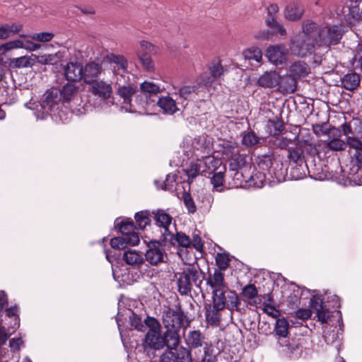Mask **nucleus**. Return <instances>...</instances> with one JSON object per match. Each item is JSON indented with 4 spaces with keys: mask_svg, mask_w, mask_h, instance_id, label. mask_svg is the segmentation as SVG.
Listing matches in <instances>:
<instances>
[{
    "mask_svg": "<svg viewBox=\"0 0 362 362\" xmlns=\"http://www.w3.org/2000/svg\"><path fill=\"white\" fill-rule=\"evenodd\" d=\"M59 90L60 95H62V101L69 102L77 95L78 87L74 83H67Z\"/></svg>",
    "mask_w": 362,
    "mask_h": 362,
    "instance_id": "nucleus-36",
    "label": "nucleus"
},
{
    "mask_svg": "<svg viewBox=\"0 0 362 362\" xmlns=\"http://www.w3.org/2000/svg\"><path fill=\"white\" fill-rule=\"evenodd\" d=\"M262 139L255 132L249 131L243 133L242 144L246 147H252L261 144Z\"/></svg>",
    "mask_w": 362,
    "mask_h": 362,
    "instance_id": "nucleus-44",
    "label": "nucleus"
},
{
    "mask_svg": "<svg viewBox=\"0 0 362 362\" xmlns=\"http://www.w3.org/2000/svg\"><path fill=\"white\" fill-rule=\"evenodd\" d=\"M289 325L285 318H278L275 323V335L278 337V341H284L286 339L288 333Z\"/></svg>",
    "mask_w": 362,
    "mask_h": 362,
    "instance_id": "nucleus-37",
    "label": "nucleus"
},
{
    "mask_svg": "<svg viewBox=\"0 0 362 362\" xmlns=\"http://www.w3.org/2000/svg\"><path fill=\"white\" fill-rule=\"evenodd\" d=\"M278 344L283 348V351L291 358H298L303 350V339H288L284 341H278Z\"/></svg>",
    "mask_w": 362,
    "mask_h": 362,
    "instance_id": "nucleus-13",
    "label": "nucleus"
},
{
    "mask_svg": "<svg viewBox=\"0 0 362 362\" xmlns=\"http://www.w3.org/2000/svg\"><path fill=\"white\" fill-rule=\"evenodd\" d=\"M310 67L305 62L298 61L294 62L290 66V74L293 76L294 78L305 77L310 73Z\"/></svg>",
    "mask_w": 362,
    "mask_h": 362,
    "instance_id": "nucleus-32",
    "label": "nucleus"
},
{
    "mask_svg": "<svg viewBox=\"0 0 362 362\" xmlns=\"http://www.w3.org/2000/svg\"><path fill=\"white\" fill-rule=\"evenodd\" d=\"M228 151L231 153V158L229 163V169L231 171H238L246 165L247 156L244 154H240L237 145L234 144H229Z\"/></svg>",
    "mask_w": 362,
    "mask_h": 362,
    "instance_id": "nucleus-17",
    "label": "nucleus"
},
{
    "mask_svg": "<svg viewBox=\"0 0 362 362\" xmlns=\"http://www.w3.org/2000/svg\"><path fill=\"white\" fill-rule=\"evenodd\" d=\"M346 144V146L348 145L350 148H354L357 151H362V142L354 136H347Z\"/></svg>",
    "mask_w": 362,
    "mask_h": 362,
    "instance_id": "nucleus-63",
    "label": "nucleus"
},
{
    "mask_svg": "<svg viewBox=\"0 0 362 362\" xmlns=\"http://www.w3.org/2000/svg\"><path fill=\"white\" fill-rule=\"evenodd\" d=\"M154 105L155 103L153 102V100L144 95L141 91H136L129 106L126 107V110L144 115L151 110Z\"/></svg>",
    "mask_w": 362,
    "mask_h": 362,
    "instance_id": "nucleus-11",
    "label": "nucleus"
},
{
    "mask_svg": "<svg viewBox=\"0 0 362 362\" xmlns=\"http://www.w3.org/2000/svg\"><path fill=\"white\" fill-rule=\"evenodd\" d=\"M278 81V86L276 87L280 93L286 95L295 92L296 89V80L293 76L291 74L279 75Z\"/></svg>",
    "mask_w": 362,
    "mask_h": 362,
    "instance_id": "nucleus-21",
    "label": "nucleus"
},
{
    "mask_svg": "<svg viewBox=\"0 0 362 362\" xmlns=\"http://www.w3.org/2000/svg\"><path fill=\"white\" fill-rule=\"evenodd\" d=\"M279 74L276 71H266L257 79L256 83L263 88H274L278 86Z\"/></svg>",
    "mask_w": 362,
    "mask_h": 362,
    "instance_id": "nucleus-20",
    "label": "nucleus"
},
{
    "mask_svg": "<svg viewBox=\"0 0 362 362\" xmlns=\"http://www.w3.org/2000/svg\"><path fill=\"white\" fill-rule=\"evenodd\" d=\"M183 202L185 207L187 209L189 214H194L197 211V206L194 204V202L191 196V194L188 192H184L182 195Z\"/></svg>",
    "mask_w": 362,
    "mask_h": 362,
    "instance_id": "nucleus-58",
    "label": "nucleus"
},
{
    "mask_svg": "<svg viewBox=\"0 0 362 362\" xmlns=\"http://www.w3.org/2000/svg\"><path fill=\"white\" fill-rule=\"evenodd\" d=\"M103 71L101 64L95 62L87 63L83 66V82L88 85L98 81V78Z\"/></svg>",
    "mask_w": 362,
    "mask_h": 362,
    "instance_id": "nucleus-16",
    "label": "nucleus"
},
{
    "mask_svg": "<svg viewBox=\"0 0 362 362\" xmlns=\"http://www.w3.org/2000/svg\"><path fill=\"white\" fill-rule=\"evenodd\" d=\"M175 276L177 278L178 292L181 296L189 295L193 284L199 287L202 283V273L194 266L185 268L182 272L176 274Z\"/></svg>",
    "mask_w": 362,
    "mask_h": 362,
    "instance_id": "nucleus-3",
    "label": "nucleus"
},
{
    "mask_svg": "<svg viewBox=\"0 0 362 362\" xmlns=\"http://www.w3.org/2000/svg\"><path fill=\"white\" fill-rule=\"evenodd\" d=\"M110 63L115 64L118 70L125 71L127 69V60L122 55L111 54L107 55Z\"/></svg>",
    "mask_w": 362,
    "mask_h": 362,
    "instance_id": "nucleus-49",
    "label": "nucleus"
},
{
    "mask_svg": "<svg viewBox=\"0 0 362 362\" xmlns=\"http://www.w3.org/2000/svg\"><path fill=\"white\" fill-rule=\"evenodd\" d=\"M156 103L165 114L173 115L180 110L178 103L169 95L159 97Z\"/></svg>",
    "mask_w": 362,
    "mask_h": 362,
    "instance_id": "nucleus-24",
    "label": "nucleus"
},
{
    "mask_svg": "<svg viewBox=\"0 0 362 362\" xmlns=\"http://www.w3.org/2000/svg\"><path fill=\"white\" fill-rule=\"evenodd\" d=\"M325 146L331 151H339L345 150L346 144L341 139H328L325 141Z\"/></svg>",
    "mask_w": 362,
    "mask_h": 362,
    "instance_id": "nucleus-50",
    "label": "nucleus"
},
{
    "mask_svg": "<svg viewBox=\"0 0 362 362\" xmlns=\"http://www.w3.org/2000/svg\"><path fill=\"white\" fill-rule=\"evenodd\" d=\"M241 294L245 298L252 299L258 294V291L254 284H248L243 288Z\"/></svg>",
    "mask_w": 362,
    "mask_h": 362,
    "instance_id": "nucleus-60",
    "label": "nucleus"
},
{
    "mask_svg": "<svg viewBox=\"0 0 362 362\" xmlns=\"http://www.w3.org/2000/svg\"><path fill=\"white\" fill-rule=\"evenodd\" d=\"M35 58L30 56H22L11 59L10 66L15 69L30 68L35 64Z\"/></svg>",
    "mask_w": 362,
    "mask_h": 362,
    "instance_id": "nucleus-38",
    "label": "nucleus"
},
{
    "mask_svg": "<svg viewBox=\"0 0 362 362\" xmlns=\"http://www.w3.org/2000/svg\"><path fill=\"white\" fill-rule=\"evenodd\" d=\"M17 306H13L6 309V317L11 319L13 323L8 325V328L16 329L20 326V318L18 315Z\"/></svg>",
    "mask_w": 362,
    "mask_h": 362,
    "instance_id": "nucleus-46",
    "label": "nucleus"
},
{
    "mask_svg": "<svg viewBox=\"0 0 362 362\" xmlns=\"http://www.w3.org/2000/svg\"><path fill=\"white\" fill-rule=\"evenodd\" d=\"M225 171L226 167L223 166V170H220L219 172L217 173H214V175L211 178V183L213 185L214 189L217 192H222L223 190Z\"/></svg>",
    "mask_w": 362,
    "mask_h": 362,
    "instance_id": "nucleus-43",
    "label": "nucleus"
},
{
    "mask_svg": "<svg viewBox=\"0 0 362 362\" xmlns=\"http://www.w3.org/2000/svg\"><path fill=\"white\" fill-rule=\"evenodd\" d=\"M202 348L204 354L201 362H216V356L214 353V346L211 342L207 341Z\"/></svg>",
    "mask_w": 362,
    "mask_h": 362,
    "instance_id": "nucleus-45",
    "label": "nucleus"
},
{
    "mask_svg": "<svg viewBox=\"0 0 362 362\" xmlns=\"http://www.w3.org/2000/svg\"><path fill=\"white\" fill-rule=\"evenodd\" d=\"M320 30V28L318 27L316 23L310 20H305L302 23V30L297 33L305 37L315 40V37L318 35Z\"/></svg>",
    "mask_w": 362,
    "mask_h": 362,
    "instance_id": "nucleus-28",
    "label": "nucleus"
},
{
    "mask_svg": "<svg viewBox=\"0 0 362 362\" xmlns=\"http://www.w3.org/2000/svg\"><path fill=\"white\" fill-rule=\"evenodd\" d=\"M165 331L163 334V338L165 341V346L168 349H176L180 343V331L175 328H165Z\"/></svg>",
    "mask_w": 362,
    "mask_h": 362,
    "instance_id": "nucleus-23",
    "label": "nucleus"
},
{
    "mask_svg": "<svg viewBox=\"0 0 362 362\" xmlns=\"http://www.w3.org/2000/svg\"><path fill=\"white\" fill-rule=\"evenodd\" d=\"M313 150L311 144L300 141L295 146L288 148L287 159L291 166L290 176L293 180H300L306 176L308 172V165L305 158L304 151L310 152Z\"/></svg>",
    "mask_w": 362,
    "mask_h": 362,
    "instance_id": "nucleus-1",
    "label": "nucleus"
},
{
    "mask_svg": "<svg viewBox=\"0 0 362 362\" xmlns=\"http://www.w3.org/2000/svg\"><path fill=\"white\" fill-rule=\"evenodd\" d=\"M140 90L144 95L156 103L158 94L161 93L163 88L153 82L146 81L140 84Z\"/></svg>",
    "mask_w": 362,
    "mask_h": 362,
    "instance_id": "nucleus-27",
    "label": "nucleus"
},
{
    "mask_svg": "<svg viewBox=\"0 0 362 362\" xmlns=\"http://www.w3.org/2000/svg\"><path fill=\"white\" fill-rule=\"evenodd\" d=\"M223 308H218L214 304L206 307L205 317L207 323L211 326L218 327L220 325L221 315L219 312Z\"/></svg>",
    "mask_w": 362,
    "mask_h": 362,
    "instance_id": "nucleus-30",
    "label": "nucleus"
},
{
    "mask_svg": "<svg viewBox=\"0 0 362 362\" xmlns=\"http://www.w3.org/2000/svg\"><path fill=\"white\" fill-rule=\"evenodd\" d=\"M266 24L268 27L272 29L273 32L278 33L281 36L286 35V30L282 24L279 23L276 18H267L266 20Z\"/></svg>",
    "mask_w": 362,
    "mask_h": 362,
    "instance_id": "nucleus-51",
    "label": "nucleus"
},
{
    "mask_svg": "<svg viewBox=\"0 0 362 362\" xmlns=\"http://www.w3.org/2000/svg\"><path fill=\"white\" fill-rule=\"evenodd\" d=\"M144 322L148 330L147 331L142 345L145 351L160 350L165 347V341L160 333V324L153 317L147 316Z\"/></svg>",
    "mask_w": 362,
    "mask_h": 362,
    "instance_id": "nucleus-2",
    "label": "nucleus"
},
{
    "mask_svg": "<svg viewBox=\"0 0 362 362\" xmlns=\"http://www.w3.org/2000/svg\"><path fill=\"white\" fill-rule=\"evenodd\" d=\"M175 353V358L177 362H192V349H189L187 346H180L177 348Z\"/></svg>",
    "mask_w": 362,
    "mask_h": 362,
    "instance_id": "nucleus-48",
    "label": "nucleus"
},
{
    "mask_svg": "<svg viewBox=\"0 0 362 362\" xmlns=\"http://www.w3.org/2000/svg\"><path fill=\"white\" fill-rule=\"evenodd\" d=\"M203 160L206 168L210 174L215 173L222 164L221 159L214 156H206Z\"/></svg>",
    "mask_w": 362,
    "mask_h": 362,
    "instance_id": "nucleus-47",
    "label": "nucleus"
},
{
    "mask_svg": "<svg viewBox=\"0 0 362 362\" xmlns=\"http://www.w3.org/2000/svg\"><path fill=\"white\" fill-rule=\"evenodd\" d=\"M274 160L275 158L273 152L269 151L267 153L258 155L257 158V163L259 168L262 170H269L272 166Z\"/></svg>",
    "mask_w": 362,
    "mask_h": 362,
    "instance_id": "nucleus-39",
    "label": "nucleus"
},
{
    "mask_svg": "<svg viewBox=\"0 0 362 362\" xmlns=\"http://www.w3.org/2000/svg\"><path fill=\"white\" fill-rule=\"evenodd\" d=\"M145 252V259L152 266L165 262L168 259L165 250L160 241H150Z\"/></svg>",
    "mask_w": 362,
    "mask_h": 362,
    "instance_id": "nucleus-9",
    "label": "nucleus"
},
{
    "mask_svg": "<svg viewBox=\"0 0 362 362\" xmlns=\"http://www.w3.org/2000/svg\"><path fill=\"white\" fill-rule=\"evenodd\" d=\"M316 42L311 38L305 37L298 33L290 40V50L298 57H305L315 52Z\"/></svg>",
    "mask_w": 362,
    "mask_h": 362,
    "instance_id": "nucleus-7",
    "label": "nucleus"
},
{
    "mask_svg": "<svg viewBox=\"0 0 362 362\" xmlns=\"http://www.w3.org/2000/svg\"><path fill=\"white\" fill-rule=\"evenodd\" d=\"M243 55L246 59L254 60L257 62H260L262 59V53L258 47H251L243 52Z\"/></svg>",
    "mask_w": 362,
    "mask_h": 362,
    "instance_id": "nucleus-52",
    "label": "nucleus"
},
{
    "mask_svg": "<svg viewBox=\"0 0 362 362\" xmlns=\"http://www.w3.org/2000/svg\"><path fill=\"white\" fill-rule=\"evenodd\" d=\"M134 219L136 226L141 230L146 228L151 224L150 213L148 211H141L134 215Z\"/></svg>",
    "mask_w": 362,
    "mask_h": 362,
    "instance_id": "nucleus-41",
    "label": "nucleus"
},
{
    "mask_svg": "<svg viewBox=\"0 0 362 362\" xmlns=\"http://www.w3.org/2000/svg\"><path fill=\"white\" fill-rule=\"evenodd\" d=\"M54 35L52 33L49 32H42V33H33L30 35L20 34L19 37L21 38H30L33 40L40 42H47L51 41Z\"/></svg>",
    "mask_w": 362,
    "mask_h": 362,
    "instance_id": "nucleus-42",
    "label": "nucleus"
},
{
    "mask_svg": "<svg viewBox=\"0 0 362 362\" xmlns=\"http://www.w3.org/2000/svg\"><path fill=\"white\" fill-rule=\"evenodd\" d=\"M139 243V238L132 235L127 239L125 237H116L110 240V245L114 249L123 250L127 245H136Z\"/></svg>",
    "mask_w": 362,
    "mask_h": 362,
    "instance_id": "nucleus-31",
    "label": "nucleus"
},
{
    "mask_svg": "<svg viewBox=\"0 0 362 362\" xmlns=\"http://www.w3.org/2000/svg\"><path fill=\"white\" fill-rule=\"evenodd\" d=\"M136 54L143 68L148 71H153L154 70V64L150 55L141 52H137Z\"/></svg>",
    "mask_w": 362,
    "mask_h": 362,
    "instance_id": "nucleus-53",
    "label": "nucleus"
},
{
    "mask_svg": "<svg viewBox=\"0 0 362 362\" xmlns=\"http://www.w3.org/2000/svg\"><path fill=\"white\" fill-rule=\"evenodd\" d=\"M129 321L131 326L140 332L145 331L146 327H147L145 322H142L141 318L134 313H132L129 316Z\"/></svg>",
    "mask_w": 362,
    "mask_h": 362,
    "instance_id": "nucleus-56",
    "label": "nucleus"
},
{
    "mask_svg": "<svg viewBox=\"0 0 362 362\" xmlns=\"http://www.w3.org/2000/svg\"><path fill=\"white\" fill-rule=\"evenodd\" d=\"M134 223L130 220L122 221L119 225V230L127 239L131 238L132 235L139 238Z\"/></svg>",
    "mask_w": 362,
    "mask_h": 362,
    "instance_id": "nucleus-40",
    "label": "nucleus"
},
{
    "mask_svg": "<svg viewBox=\"0 0 362 362\" xmlns=\"http://www.w3.org/2000/svg\"><path fill=\"white\" fill-rule=\"evenodd\" d=\"M184 339L186 346L192 350L202 348L208 341L205 334L199 329L189 330Z\"/></svg>",
    "mask_w": 362,
    "mask_h": 362,
    "instance_id": "nucleus-14",
    "label": "nucleus"
},
{
    "mask_svg": "<svg viewBox=\"0 0 362 362\" xmlns=\"http://www.w3.org/2000/svg\"><path fill=\"white\" fill-rule=\"evenodd\" d=\"M123 259L127 264L134 268L139 267L144 262L142 253L135 250L125 251L123 254Z\"/></svg>",
    "mask_w": 362,
    "mask_h": 362,
    "instance_id": "nucleus-29",
    "label": "nucleus"
},
{
    "mask_svg": "<svg viewBox=\"0 0 362 362\" xmlns=\"http://www.w3.org/2000/svg\"><path fill=\"white\" fill-rule=\"evenodd\" d=\"M23 28L21 23H5L0 25V40H6L19 34Z\"/></svg>",
    "mask_w": 362,
    "mask_h": 362,
    "instance_id": "nucleus-25",
    "label": "nucleus"
},
{
    "mask_svg": "<svg viewBox=\"0 0 362 362\" xmlns=\"http://www.w3.org/2000/svg\"><path fill=\"white\" fill-rule=\"evenodd\" d=\"M64 74L68 81H80L83 78V66L80 62H69L64 68Z\"/></svg>",
    "mask_w": 362,
    "mask_h": 362,
    "instance_id": "nucleus-18",
    "label": "nucleus"
},
{
    "mask_svg": "<svg viewBox=\"0 0 362 362\" xmlns=\"http://www.w3.org/2000/svg\"><path fill=\"white\" fill-rule=\"evenodd\" d=\"M213 304L218 308H228L230 310H238L240 299L235 291L228 287L212 291Z\"/></svg>",
    "mask_w": 362,
    "mask_h": 362,
    "instance_id": "nucleus-5",
    "label": "nucleus"
},
{
    "mask_svg": "<svg viewBox=\"0 0 362 362\" xmlns=\"http://www.w3.org/2000/svg\"><path fill=\"white\" fill-rule=\"evenodd\" d=\"M185 317L180 307H176L175 309L168 308L163 311L162 315L164 328H175L180 330Z\"/></svg>",
    "mask_w": 362,
    "mask_h": 362,
    "instance_id": "nucleus-10",
    "label": "nucleus"
},
{
    "mask_svg": "<svg viewBox=\"0 0 362 362\" xmlns=\"http://www.w3.org/2000/svg\"><path fill=\"white\" fill-rule=\"evenodd\" d=\"M175 240L178 244L183 247H189L191 245L189 237L183 233L177 232L176 233Z\"/></svg>",
    "mask_w": 362,
    "mask_h": 362,
    "instance_id": "nucleus-62",
    "label": "nucleus"
},
{
    "mask_svg": "<svg viewBox=\"0 0 362 362\" xmlns=\"http://www.w3.org/2000/svg\"><path fill=\"white\" fill-rule=\"evenodd\" d=\"M337 13L340 21L349 25L362 21V0H347Z\"/></svg>",
    "mask_w": 362,
    "mask_h": 362,
    "instance_id": "nucleus-6",
    "label": "nucleus"
},
{
    "mask_svg": "<svg viewBox=\"0 0 362 362\" xmlns=\"http://www.w3.org/2000/svg\"><path fill=\"white\" fill-rule=\"evenodd\" d=\"M200 164L198 163L192 162L189 167L185 170V172L188 177V182H192V180L197 177L201 171Z\"/></svg>",
    "mask_w": 362,
    "mask_h": 362,
    "instance_id": "nucleus-54",
    "label": "nucleus"
},
{
    "mask_svg": "<svg viewBox=\"0 0 362 362\" xmlns=\"http://www.w3.org/2000/svg\"><path fill=\"white\" fill-rule=\"evenodd\" d=\"M316 128H317L322 134H327L329 139H338L341 135V131L339 128L332 127L331 128H329L328 129H325L324 128V125L322 124H317L316 126Z\"/></svg>",
    "mask_w": 362,
    "mask_h": 362,
    "instance_id": "nucleus-55",
    "label": "nucleus"
},
{
    "mask_svg": "<svg viewBox=\"0 0 362 362\" xmlns=\"http://www.w3.org/2000/svg\"><path fill=\"white\" fill-rule=\"evenodd\" d=\"M159 362H177L175 353L171 349L165 351L161 355Z\"/></svg>",
    "mask_w": 362,
    "mask_h": 362,
    "instance_id": "nucleus-64",
    "label": "nucleus"
},
{
    "mask_svg": "<svg viewBox=\"0 0 362 362\" xmlns=\"http://www.w3.org/2000/svg\"><path fill=\"white\" fill-rule=\"evenodd\" d=\"M345 30L341 24L320 28L315 37L316 45L319 47L334 45L339 43Z\"/></svg>",
    "mask_w": 362,
    "mask_h": 362,
    "instance_id": "nucleus-4",
    "label": "nucleus"
},
{
    "mask_svg": "<svg viewBox=\"0 0 362 362\" xmlns=\"http://www.w3.org/2000/svg\"><path fill=\"white\" fill-rule=\"evenodd\" d=\"M62 102L59 88H52L47 90L40 102V110L42 114L49 115L58 110Z\"/></svg>",
    "mask_w": 362,
    "mask_h": 362,
    "instance_id": "nucleus-8",
    "label": "nucleus"
},
{
    "mask_svg": "<svg viewBox=\"0 0 362 362\" xmlns=\"http://www.w3.org/2000/svg\"><path fill=\"white\" fill-rule=\"evenodd\" d=\"M288 54V49L284 45L269 47L267 50V56L269 60L275 65L286 62Z\"/></svg>",
    "mask_w": 362,
    "mask_h": 362,
    "instance_id": "nucleus-15",
    "label": "nucleus"
},
{
    "mask_svg": "<svg viewBox=\"0 0 362 362\" xmlns=\"http://www.w3.org/2000/svg\"><path fill=\"white\" fill-rule=\"evenodd\" d=\"M209 71L211 77L216 79L223 74V67L220 62H216L210 65Z\"/></svg>",
    "mask_w": 362,
    "mask_h": 362,
    "instance_id": "nucleus-61",
    "label": "nucleus"
},
{
    "mask_svg": "<svg viewBox=\"0 0 362 362\" xmlns=\"http://www.w3.org/2000/svg\"><path fill=\"white\" fill-rule=\"evenodd\" d=\"M360 82V76L356 72L347 73L341 79V85L347 90H354L356 89L359 86Z\"/></svg>",
    "mask_w": 362,
    "mask_h": 362,
    "instance_id": "nucleus-33",
    "label": "nucleus"
},
{
    "mask_svg": "<svg viewBox=\"0 0 362 362\" xmlns=\"http://www.w3.org/2000/svg\"><path fill=\"white\" fill-rule=\"evenodd\" d=\"M152 214H153L156 224L159 227L163 228L165 233L168 231V227L172 222V217L162 209L153 211Z\"/></svg>",
    "mask_w": 362,
    "mask_h": 362,
    "instance_id": "nucleus-35",
    "label": "nucleus"
},
{
    "mask_svg": "<svg viewBox=\"0 0 362 362\" xmlns=\"http://www.w3.org/2000/svg\"><path fill=\"white\" fill-rule=\"evenodd\" d=\"M88 91L100 101L105 102L112 95V84L103 80H98L89 84Z\"/></svg>",
    "mask_w": 362,
    "mask_h": 362,
    "instance_id": "nucleus-12",
    "label": "nucleus"
},
{
    "mask_svg": "<svg viewBox=\"0 0 362 362\" xmlns=\"http://www.w3.org/2000/svg\"><path fill=\"white\" fill-rule=\"evenodd\" d=\"M200 84L198 83L194 85H185L177 88V91L175 95L180 96L181 101L178 102V105H181L185 107L187 105V101L192 98V95L195 93L197 94L199 91Z\"/></svg>",
    "mask_w": 362,
    "mask_h": 362,
    "instance_id": "nucleus-19",
    "label": "nucleus"
},
{
    "mask_svg": "<svg viewBox=\"0 0 362 362\" xmlns=\"http://www.w3.org/2000/svg\"><path fill=\"white\" fill-rule=\"evenodd\" d=\"M273 144L276 148L279 149H285L288 151V148H290L289 145L291 144V139L277 135L273 141Z\"/></svg>",
    "mask_w": 362,
    "mask_h": 362,
    "instance_id": "nucleus-59",
    "label": "nucleus"
},
{
    "mask_svg": "<svg viewBox=\"0 0 362 362\" xmlns=\"http://www.w3.org/2000/svg\"><path fill=\"white\" fill-rule=\"evenodd\" d=\"M230 259L228 255L224 253H218L216 257V263L218 270L224 271L229 266Z\"/></svg>",
    "mask_w": 362,
    "mask_h": 362,
    "instance_id": "nucleus-57",
    "label": "nucleus"
},
{
    "mask_svg": "<svg viewBox=\"0 0 362 362\" xmlns=\"http://www.w3.org/2000/svg\"><path fill=\"white\" fill-rule=\"evenodd\" d=\"M206 284L211 288L212 291H214L216 289L219 290L228 287L225 281L224 274L221 270L217 269H216L214 274L210 275L206 279Z\"/></svg>",
    "mask_w": 362,
    "mask_h": 362,
    "instance_id": "nucleus-26",
    "label": "nucleus"
},
{
    "mask_svg": "<svg viewBox=\"0 0 362 362\" xmlns=\"http://www.w3.org/2000/svg\"><path fill=\"white\" fill-rule=\"evenodd\" d=\"M136 91V88L131 85L122 86H119L117 94L123 99V103L126 107L131 104Z\"/></svg>",
    "mask_w": 362,
    "mask_h": 362,
    "instance_id": "nucleus-34",
    "label": "nucleus"
},
{
    "mask_svg": "<svg viewBox=\"0 0 362 362\" xmlns=\"http://www.w3.org/2000/svg\"><path fill=\"white\" fill-rule=\"evenodd\" d=\"M304 13V7L298 1L290 2L285 8L284 17L288 21H296L300 20Z\"/></svg>",
    "mask_w": 362,
    "mask_h": 362,
    "instance_id": "nucleus-22",
    "label": "nucleus"
}]
</instances>
